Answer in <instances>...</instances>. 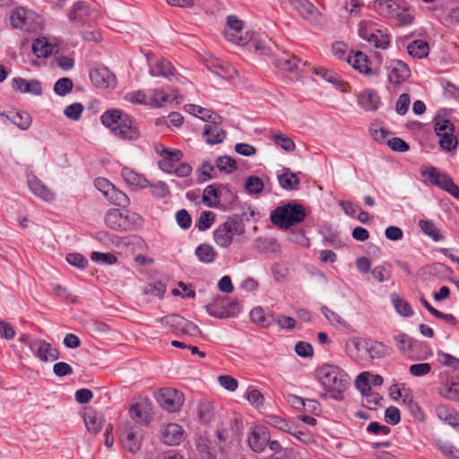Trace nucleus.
Segmentation results:
<instances>
[{"mask_svg": "<svg viewBox=\"0 0 459 459\" xmlns=\"http://www.w3.org/2000/svg\"><path fill=\"white\" fill-rule=\"evenodd\" d=\"M316 377L324 387L320 394L323 399L331 398L336 401L343 399V392L347 388V375L337 366L325 364L316 370Z\"/></svg>", "mask_w": 459, "mask_h": 459, "instance_id": "1", "label": "nucleus"}, {"mask_svg": "<svg viewBox=\"0 0 459 459\" xmlns=\"http://www.w3.org/2000/svg\"><path fill=\"white\" fill-rule=\"evenodd\" d=\"M100 121L113 134L123 141H136L140 137V131L133 125L129 115L120 109L105 111L100 117Z\"/></svg>", "mask_w": 459, "mask_h": 459, "instance_id": "2", "label": "nucleus"}, {"mask_svg": "<svg viewBox=\"0 0 459 459\" xmlns=\"http://www.w3.org/2000/svg\"><path fill=\"white\" fill-rule=\"evenodd\" d=\"M307 216L303 205L295 202L278 206L270 215L271 221L281 229L287 230L302 222Z\"/></svg>", "mask_w": 459, "mask_h": 459, "instance_id": "3", "label": "nucleus"}, {"mask_svg": "<svg viewBox=\"0 0 459 459\" xmlns=\"http://www.w3.org/2000/svg\"><path fill=\"white\" fill-rule=\"evenodd\" d=\"M246 231L242 220L235 215L228 217L212 232L213 240L217 246L227 248L234 240V236H242Z\"/></svg>", "mask_w": 459, "mask_h": 459, "instance_id": "4", "label": "nucleus"}, {"mask_svg": "<svg viewBox=\"0 0 459 459\" xmlns=\"http://www.w3.org/2000/svg\"><path fill=\"white\" fill-rule=\"evenodd\" d=\"M358 34L359 38L377 48L385 49L389 46V35L377 28L372 21H361L359 23Z\"/></svg>", "mask_w": 459, "mask_h": 459, "instance_id": "5", "label": "nucleus"}, {"mask_svg": "<svg viewBox=\"0 0 459 459\" xmlns=\"http://www.w3.org/2000/svg\"><path fill=\"white\" fill-rule=\"evenodd\" d=\"M206 312L215 318L237 317L241 312V306L235 299L219 297L212 303L205 306Z\"/></svg>", "mask_w": 459, "mask_h": 459, "instance_id": "6", "label": "nucleus"}, {"mask_svg": "<svg viewBox=\"0 0 459 459\" xmlns=\"http://www.w3.org/2000/svg\"><path fill=\"white\" fill-rule=\"evenodd\" d=\"M422 177L427 178L432 185L448 192L452 196L459 200V186L455 184L451 177L441 173L435 167H429L421 171Z\"/></svg>", "mask_w": 459, "mask_h": 459, "instance_id": "7", "label": "nucleus"}, {"mask_svg": "<svg viewBox=\"0 0 459 459\" xmlns=\"http://www.w3.org/2000/svg\"><path fill=\"white\" fill-rule=\"evenodd\" d=\"M358 351H364L370 359H379L392 354L393 349L374 339H355L352 341Z\"/></svg>", "mask_w": 459, "mask_h": 459, "instance_id": "8", "label": "nucleus"}, {"mask_svg": "<svg viewBox=\"0 0 459 459\" xmlns=\"http://www.w3.org/2000/svg\"><path fill=\"white\" fill-rule=\"evenodd\" d=\"M161 408L168 411H177L183 405L184 395L174 388H162L156 396Z\"/></svg>", "mask_w": 459, "mask_h": 459, "instance_id": "9", "label": "nucleus"}, {"mask_svg": "<svg viewBox=\"0 0 459 459\" xmlns=\"http://www.w3.org/2000/svg\"><path fill=\"white\" fill-rule=\"evenodd\" d=\"M277 54L272 65L279 71L284 73L303 71L300 66L305 65L306 63H303L298 56L281 49Z\"/></svg>", "mask_w": 459, "mask_h": 459, "instance_id": "10", "label": "nucleus"}, {"mask_svg": "<svg viewBox=\"0 0 459 459\" xmlns=\"http://www.w3.org/2000/svg\"><path fill=\"white\" fill-rule=\"evenodd\" d=\"M121 443L123 447L129 453L136 454L142 445L141 431L132 426L131 424L126 425L120 435Z\"/></svg>", "mask_w": 459, "mask_h": 459, "instance_id": "11", "label": "nucleus"}, {"mask_svg": "<svg viewBox=\"0 0 459 459\" xmlns=\"http://www.w3.org/2000/svg\"><path fill=\"white\" fill-rule=\"evenodd\" d=\"M91 82L100 89H111L117 86L116 75L107 67H97L90 72Z\"/></svg>", "mask_w": 459, "mask_h": 459, "instance_id": "12", "label": "nucleus"}, {"mask_svg": "<svg viewBox=\"0 0 459 459\" xmlns=\"http://www.w3.org/2000/svg\"><path fill=\"white\" fill-rule=\"evenodd\" d=\"M28 345L33 354L41 361H54L59 358L58 350L43 340H32L28 342Z\"/></svg>", "mask_w": 459, "mask_h": 459, "instance_id": "13", "label": "nucleus"}, {"mask_svg": "<svg viewBox=\"0 0 459 459\" xmlns=\"http://www.w3.org/2000/svg\"><path fill=\"white\" fill-rule=\"evenodd\" d=\"M270 433L264 426H256L250 429L247 435V444L255 453H261L269 443Z\"/></svg>", "mask_w": 459, "mask_h": 459, "instance_id": "14", "label": "nucleus"}, {"mask_svg": "<svg viewBox=\"0 0 459 459\" xmlns=\"http://www.w3.org/2000/svg\"><path fill=\"white\" fill-rule=\"evenodd\" d=\"M388 80L393 84H401L411 75L409 65L399 59H393L387 65Z\"/></svg>", "mask_w": 459, "mask_h": 459, "instance_id": "15", "label": "nucleus"}, {"mask_svg": "<svg viewBox=\"0 0 459 459\" xmlns=\"http://www.w3.org/2000/svg\"><path fill=\"white\" fill-rule=\"evenodd\" d=\"M12 88L16 92L34 96H41L43 93L42 83L37 79L26 80L22 77H14L12 80Z\"/></svg>", "mask_w": 459, "mask_h": 459, "instance_id": "16", "label": "nucleus"}, {"mask_svg": "<svg viewBox=\"0 0 459 459\" xmlns=\"http://www.w3.org/2000/svg\"><path fill=\"white\" fill-rule=\"evenodd\" d=\"M292 6L299 12L303 19L310 23L319 22L321 13L318 9L308 0H290Z\"/></svg>", "mask_w": 459, "mask_h": 459, "instance_id": "17", "label": "nucleus"}, {"mask_svg": "<svg viewBox=\"0 0 459 459\" xmlns=\"http://www.w3.org/2000/svg\"><path fill=\"white\" fill-rule=\"evenodd\" d=\"M160 155L162 156V159L158 162L159 168L165 173L173 174V171L177 167V163L180 161L183 157L182 152L179 150L171 151L163 148Z\"/></svg>", "mask_w": 459, "mask_h": 459, "instance_id": "18", "label": "nucleus"}, {"mask_svg": "<svg viewBox=\"0 0 459 459\" xmlns=\"http://www.w3.org/2000/svg\"><path fill=\"white\" fill-rule=\"evenodd\" d=\"M32 14L33 13L31 11L23 7H18L14 9L11 13V25L15 29L30 31L32 30L30 23V18Z\"/></svg>", "mask_w": 459, "mask_h": 459, "instance_id": "19", "label": "nucleus"}, {"mask_svg": "<svg viewBox=\"0 0 459 459\" xmlns=\"http://www.w3.org/2000/svg\"><path fill=\"white\" fill-rule=\"evenodd\" d=\"M346 60L354 69L358 70L361 74L368 76L377 74L376 72L369 67V61L367 55L361 51H356L350 54Z\"/></svg>", "mask_w": 459, "mask_h": 459, "instance_id": "20", "label": "nucleus"}, {"mask_svg": "<svg viewBox=\"0 0 459 459\" xmlns=\"http://www.w3.org/2000/svg\"><path fill=\"white\" fill-rule=\"evenodd\" d=\"M203 136L208 144L214 145L223 142L226 133L215 121H210L204 127Z\"/></svg>", "mask_w": 459, "mask_h": 459, "instance_id": "21", "label": "nucleus"}, {"mask_svg": "<svg viewBox=\"0 0 459 459\" xmlns=\"http://www.w3.org/2000/svg\"><path fill=\"white\" fill-rule=\"evenodd\" d=\"M121 176L125 182L134 189H143L149 186L146 178L130 168H123Z\"/></svg>", "mask_w": 459, "mask_h": 459, "instance_id": "22", "label": "nucleus"}, {"mask_svg": "<svg viewBox=\"0 0 459 459\" xmlns=\"http://www.w3.org/2000/svg\"><path fill=\"white\" fill-rule=\"evenodd\" d=\"M184 429L177 423L168 424L162 431V440L169 446H177L183 440Z\"/></svg>", "mask_w": 459, "mask_h": 459, "instance_id": "23", "label": "nucleus"}, {"mask_svg": "<svg viewBox=\"0 0 459 459\" xmlns=\"http://www.w3.org/2000/svg\"><path fill=\"white\" fill-rule=\"evenodd\" d=\"M435 413L440 420L454 428L459 427V413L454 408L446 404H439L436 406Z\"/></svg>", "mask_w": 459, "mask_h": 459, "instance_id": "24", "label": "nucleus"}, {"mask_svg": "<svg viewBox=\"0 0 459 459\" xmlns=\"http://www.w3.org/2000/svg\"><path fill=\"white\" fill-rule=\"evenodd\" d=\"M438 394L449 400L459 399V376H451L438 387Z\"/></svg>", "mask_w": 459, "mask_h": 459, "instance_id": "25", "label": "nucleus"}, {"mask_svg": "<svg viewBox=\"0 0 459 459\" xmlns=\"http://www.w3.org/2000/svg\"><path fill=\"white\" fill-rule=\"evenodd\" d=\"M250 320L264 328L270 327L274 323V315L266 312L262 307L257 306L254 307L249 313Z\"/></svg>", "mask_w": 459, "mask_h": 459, "instance_id": "26", "label": "nucleus"}, {"mask_svg": "<svg viewBox=\"0 0 459 459\" xmlns=\"http://www.w3.org/2000/svg\"><path fill=\"white\" fill-rule=\"evenodd\" d=\"M380 102V97L373 90H365L359 96V104L366 111L377 110Z\"/></svg>", "mask_w": 459, "mask_h": 459, "instance_id": "27", "label": "nucleus"}, {"mask_svg": "<svg viewBox=\"0 0 459 459\" xmlns=\"http://www.w3.org/2000/svg\"><path fill=\"white\" fill-rule=\"evenodd\" d=\"M195 255L199 262L205 264H213L218 257V252L208 243H202L197 246L195 250Z\"/></svg>", "mask_w": 459, "mask_h": 459, "instance_id": "28", "label": "nucleus"}, {"mask_svg": "<svg viewBox=\"0 0 459 459\" xmlns=\"http://www.w3.org/2000/svg\"><path fill=\"white\" fill-rule=\"evenodd\" d=\"M222 197L223 190L221 187V185H209L204 190L203 201L209 207H218L220 200Z\"/></svg>", "mask_w": 459, "mask_h": 459, "instance_id": "29", "label": "nucleus"}, {"mask_svg": "<svg viewBox=\"0 0 459 459\" xmlns=\"http://www.w3.org/2000/svg\"><path fill=\"white\" fill-rule=\"evenodd\" d=\"M255 52L264 58H268L273 63L274 57L280 52V48L271 39L267 41H258L253 44Z\"/></svg>", "mask_w": 459, "mask_h": 459, "instance_id": "30", "label": "nucleus"}, {"mask_svg": "<svg viewBox=\"0 0 459 459\" xmlns=\"http://www.w3.org/2000/svg\"><path fill=\"white\" fill-rule=\"evenodd\" d=\"M123 212L116 208L108 210L104 217L106 226L119 232H123Z\"/></svg>", "mask_w": 459, "mask_h": 459, "instance_id": "31", "label": "nucleus"}, {"mask_svg": "<svg viewBox=\"0 0 459 459\" xmlns=\"http://www.w3.org/2000/svg\"><path fill=\"white\" fill-rule=\"evenodd\" d=\"M90 15V7L86 1H76L68 13L71 22H82L84 17Z\"/></svg>", "mask_w": 459, "mask_h": 459, "instance_id": "32", "label": "nucleus"}, {"mask_svg": "<svg viewBox=\"0 0 459 459\" xmlns=\"http://www.w3.org/2000/svg\"><path fill=\"white\" fill-rule=\"evenodd\" d=\"M400 5L394 0H375L374 8L376 11L387 18L397 15L396 11Z\"/></svg>", "mask_w": 459, "mask_h": 459, "instance_id": "33", "label": "nucleus"}, {"mask_svg": "<svg viewBox=\"0 0 459 459\" xmlns=\"http://www.w3.org/2000/svg\"><path fill=\"white\" fill-rule=\"evenodd\" d=\"M132 419L136 420L144 425H148L152 420V416L148 410V405L143 403L132 404L129 409Z\"/></svg>", "mask_w": 459, "mask_h": 459, "instance_id": "34", "label": "nucleus"}, {"mask_svg": "<svg viewBox=\"0 0 459 459\" xmlns=\"http://www.w3.org/2000/svg\"><path fill=\"white\" fill-rule=\"evenodd\" d=\"M266 423L283 432L290 433V435H296L295 424L280 416L273 414L268 415L266 417Z\"/></svg>", "mask_w": 459, "mask_h": 459, "instance_id": "35", "label": "nucleus"}, {"mask_svg": "<svg viewBox=\"0 0 459 459\" xmlns=\"http://www.w3.org/2000/svg\"><path fill=\"white\" fill-rule=\"evenodd\" d=\"M123 232L136 230L144 221L142 215L129 210L123 212Z\"/></svg>", "mask_w": 459, "mask_h": 459, "instance_id": "36", "label": "nucleus"}, {"mask_svg": "<svg viewBox=\"0 0 459 459\" xmlns=\"http://www.w3.org/2000/svg\"><path fill=\"white\" fill-rule=\"evenodd\" d=\"M408 54L414 58H425L429 52V44L422 39H415L407 46Z\"/></svg>", "mask_w": 459, "mask_h": 459, "instance_id": "37", "label": "nucleus"}, {"mask_svg": "<svg viewBox=\"0 0 459 459\" xmlns=\"http://www.w3.org/2000/svg\"><path fill=\"white\" fill-rule=\"evenodd\" d=\"M105 197L110 204L116 206L126 208L130 204V199L127 195L117 188L115 186L111 187Z\"/></svg>", "mask_w": 459, "mask_h": 459, "instance_id": "38", "label": "nucleus"}, {"mask_svg": "<svg viewBox=\"0 0 459 459\" xmlns=\"http://www.w3.org/2000/svg\"><path fill=\"white\" fill-rule=\"evenodd\" d=\"M29 186L31 192L42 198L45 201H51L54 199L53 193L40 181L39 178H34L29 181Z\"/></svg>", "mask_w": 459, "mask_h": 459, "instance_id": "39", "label": "nucleus"}, {"mask_svg": "<svg viewBox=\"0 0 459 459\" xmlns=\"http://www.w3.org/2000/svg\"><path fill=\"white\" fill-rule=\"evenodd\" d=\"M54 46L46 38L37 39L32 43V51L39 58H46L53 53Z\"/></svg>", "mask_w": 459, "mask_h": 459, "instance_id": "40", "label": "nucleus"}, {"mask_svg": "<svg viewBox=\"0 0 459 459\" xmlns=\"http://www.w3.org/2000/svg\"><path fill=\"white\" fill-rule=\"evenodd\" d=\"M279 185L285 190H297L299 185V179L297 175L289 169L282 174L278 175Z\"/></svg>", "mask_w": 459, "mask_h": 459, "instance_id": "41", "label": "nucleus"}, {"mask_svg": "<svg viewBox=\"0 0 459 459\" xmlns=\"http://www.w3.org/2000/svg\"><path fill=\"white\" fill-rule=\"evenodd\" d=\"M152 76H162L170 79L174 75V68L171 63L166 59H160L154 67L150 68Z\"/></svg>", "mask_w": 459, "mask_h": 459, "instance_id": "42", "label": "nucleus"}, {"mask_svg": "<svg viewBox=\"0 0 459 459\" xmlns=\"http://www.w3.org/2000/svg\"><path fill=\"white\" fill-rule=\"evenodd\" d=\"M314 72L316 75L320 76L325 81L332 83L337 89H341L342 87V85L344 84L341 76L332 70H328L324 67H316L314 69Z\"/></svg>", "mask_w": 459, "mask_h": 459, "instance_id": "43", "label": "nucleus"}, {"mask_svg": "<svg viewBox=\"0 0 459 459\" xmlns=\"http://www.w3.org/2000/svg\"><path fill=\"white\" fill-rule=\"evenodd\" d=\"M391 301L393 306L394 307L395 311L404 317H410L413 315V309L407 300L401 298L395 293L391 295Z\"/></svg>", "mask_w": 459, "mask_h": 459, "instance_id": "44", "label": "nucleus"}, {"mask_svg": "<svg viewBox=\"0 0 459 459\" xmlns=\"http://www.w3.org/2000/svg\"><path fill=\"white\" fill-rule=\"evenodd\" d=\"M434 131L437 136H440L442 133L455 132V125L444 116H441L440 112H437L433 119Z\"/></svg>", "mask_w": 459, "mask_h": 459, "instance_id": "45", "label": "nucleus"}, {"mask_svg": "<svg viewBox=\"0 0 459 459\" xmlns=\"http://www.w3.org/2000/svg\"><path fill=\"white\" fill-rule=\"evenodd\" d=\"M419 226L422 232L430 237L434 241H440L444 238V236L441 234L440 230L436 226V224L432 221L420 220L419 221Z\"/></svg>", "mask_w": 459, "mask_h": 459, "instance_id": "46", "label": "nucleus"}, {"mask_svg": "<svg viewBox=\"0 0 459 459\" xmlns=\"http://www.w3.org/2000/svg\"><path fill=\"white\" fill-rule=\"evenodd\" d=\"M397 349L403 354L413 351L416 341L404 333H401L394 337Z\"/></svg>", "mask_w": 459, "mask_h": 459, "instance_id": "47", "label": "nucleus"}, {"mask_svg": "<svg viewBox=\"0 0 459 459\" xmlns=\"http://www.w3.org/2000/svg\"><path fill=\"white\" fill-rule=\"evenodd\" d=\"M183 318L184 317L178 315L172 314L160 317L157 321L160 322L163 326L169 328L174 333L179 334Z\"/></svg>", "mask_w": 459, "mask_h": 459, "instance_id": "48", "label": "nucleus"}, {"mask_svg": "<svg viewBox=\"0 0 459 459\" xmlns=\"http://www.w3.org/2000/svg\"><path fill=\"white\" fill-rule=\"evenodd\" d=\"M84 423L89 431L96 434L102 428L103 419L95 411H89L84 415Z\"/></svg>", "mask_w": 459, "mask_h": 459, "instance_id": "49", "label": "nucleus"}, {"mask_svg": "<svg viewBox=\"0 0 459 459\" xmlns=\"http://www.w3.org/2000/svg\"><path fill=\"white\" fill-rule=\"evenodd\" d=\"M397 15H394L392 19H396L397 24L399 26H407L411 25L413 22L414 20V13L413 10L404 7V6H399L398 10L396 11Z\"/></svg>", "mask_w": 459, "mask_h": 459, "instance_id": "50", "label": "nucleus"}, {"mask_svg": "<svg viewBox=\"0 0 459 459\" xmlns=\"http://www.w3.org/2000/svg\"><path fill=\"white\" fill-rule=\"evenodd\" d=\"M216 168L221 171L227 174H231L237 169L236 160L230 156H220L215 161Z\"/></svg>", "mask_w": 459, "mask_h": 459, "instance_id": "51", "label": "nucleus"}, {"mask_svg": "<svg viewBox=\"0 0 459 459\" xmlns=\"http://www.w3.org/2000/svg\"><path fill=\"white\" fill-rule=\"evenodd\" d=\"M455 132L442 133L439 137L438 144L440 148L445 152H451L456 149L458 145V140L454 135Z\"/></svg>", "mask_w": 459, "mask_h": 459, "instance_id": "52", "label": "nucleus"}, {"mask_svg": "<svg viewBox=\"0 0 459 459\" xmlns=\"http://www.w3.org/2000/svg\"><path fill=\"white\" fill-rule=\"evenodd\" d=\"M74 82L70 78H59L54 84V92L60 97H65L73 91Z\"/></svg>", "mask_w": 459, "mask_h": 459, "instance_id": "53", "label": "nucleus"}, {"mask_svg": "<svg viewBox=\"0 0 459 459\" xmlns=\"http://www.w3.org/2000/svg\"><path fill=\"white\" fill-rule=\"evenodd\" d=\"M403 403L406 406V408L409 410L411 414L414 417L416 420H422L423 419V412L419 406L418 403L413 400V397L409 393H406L403 398Z\"/></svg>", "mask_w": 459, "mask_h": 459, "instance_id": "54", "label": "nucleus"}, {"mask_svg": "<svg viewBox=\"0 0 459 459\" xmlns=\"http://www.w3.org/2000/svg\"><path fill=\"white\" fill-rule=\"evenodd\" d=\"M255 247L260 252L275 251L278 248V244L273 238H256L255 240Z\"/></svg>", "mask_w": 459, "mask_h": 459, "instance_id": "55", "label": "nucleus"}, {"mask_svg": "<svg viewBox=\"0 0 459 459\" xmlns=\"http://www.w3.org/2000/svg\"><path fill=\"white\" fill-rule=\"evenodd\" d=\"M186 110L193 114L194 116L201 118L202 120L207 122H210L213 118V117H216V115L212 113L211 110L195 104L187 105L186 107Z\"/></svg>", "mask_w": 459, "mask_h": 459, "instance_id": "56", "label": "nucleus"}, {"mask_svg": "<svg viewBox=\"0 0 459 459\" xmlns=\"http://www.w3.org/2000/svg\"><path fill=\"white\" fill-rule=\"evenodd\" d=\"M321 312L325 316V317L332 324L340 325L342 327L347 328L349 324L346 320H344L340 315L327 307L326 306L321 307Z\"/></svg>", "mask_w": 459, "mask_h": 459, "instance_id": "57", "label": "nucleus"}, {"mask_svg": "<svg viewBox=\"0 0 459 459\" xmlns=\"http://www.w3.org/2000/svg\"><path fill=\"white\" fill-rule=\"evenodd\" d=\"M12 122L22 130H27L32 122L30 115L26 111H19L11 117Z\"/></svg>", "mask_w": 459, "mask_h": 459, "instance_id": "58", "label": "nucleus"}, {"mask_svg": "<svg viewBox=\"0 0 459 459\" xmlns=\"http://www.w3.org/2000/svg\"><path fill=\"white\" fill-rule=\"evenodd\" d=\"M264 187L263 180L256 176H250L247 178L245 188L251 195H256L263 191Z\"/></svg>", "mask_w": 459, "mask_h": 459, "instance_id": "59", "label": "nucleus"}, {"mask_svg": "<svg viewBox=\"0 0 459 459\" xmlns=\"http://www.w3.org/2000/svg\"><path fill=\"white\" fill-rule=\"evenodd\" d=\"M214 220L215 215L212 212L204 211L200 213L195 226L200 231H205L211 228Z\"/></svg>", "mask_w": 459, "mask_h": 459, "instance_id": "60", "label": "nucleus"}, {"mask_svg": "<svg viewBox=\"0 0 459 459\" xmlns=\"http://www.w3.org/2000/svg\"><path fill=\"white\" fill-rule=\"evenodd\" d=\"M198 418L203 423H209L213 418V408L208 402H202L198 405Z\"/></svg>", "mask_w": 459, "mask_h": 459, "instance_id": "61", "label": "nucleus"}, {"mask_svg": "<svg viewBox=\"0 0 459 459\" xmlns=\"http://www.w3.org/2000/svg\"><path fill=\"white\" fill-rule=\"evenodd\" d=\"M84 107L82 103L75 102L68 105L65 110V116L74 121H78L82 117V114L83 112Z\"/></svg>", "mask_w": 459, "mask_h": 459, "instance_id": "62", "label": "nucleus"}, {"mask_svg": "<svg viewBox=\"0 0 459 459\" xmlns=\"http://www.w3.org/2000/svg\"><path fill=\"white\" fill-rule=\"evenodd\" d=\"M245 397L255 408H260L264 405V397L263 394L256 388H248Z\"/></svg>", "mask_w": 459, "mask_h": 459, "instance_id": "63", "label": "nucleus"}, {"mask_svg": "<svg viewBox=\"0 0 459 459\" xmlns=\"http://www.w3.org/2000/svg\"><path fill=\"white\" fill-rule=\"evenodd\" d=\"M371 273L375 280L378 282H384L388 281L391 278V269L390 266H386L385 264L377 265L373 268Z\"/></svg>", "mask_w": 459, "mask_h": 459, "instance_id": "64", "label": "nucleus"}]
</instances>
